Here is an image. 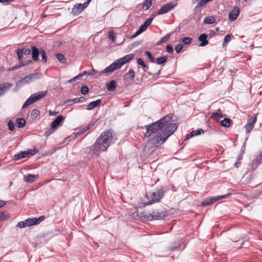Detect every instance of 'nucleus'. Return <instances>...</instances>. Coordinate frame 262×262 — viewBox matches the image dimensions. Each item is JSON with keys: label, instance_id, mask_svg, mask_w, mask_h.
<instances>
[{"label": "nucleus", "instance_id": "603ef678", "mask_svg": "<svg viewBox=\"0 0 262 262\" xmlns=\"http://www.w3.org/2000/svg\"><path fill=\"white\" fill-rule=\"evenodd\" d=\"M145 217L149 221L154 220V216L153 213L147 214H146V216H145Z\"/></svg>", "mask_w": 262, "mask_h": 262}, {"label": "nucleus", "instance_id": "5fc2aeb1", "mask_svg": "<svg viewBox=\"0 0 262 262\" xmlns=\"http://www.w3.org/2000/svg\"><path fill=\"white\" fill-rule=\"evenodd\" d=\"M91 2V0H87V1L84 3L83 4H81V6L82 8H83V10L88 7V6L89 5Z\"/></svg>", "mask_w": 262, "mask_h": 262}, {"label": "nucleus", "instance_id": "aec40b11", "mask_svg": "<svg viewBox=\"0 0 262 262\" xmlns=\"http://www.w3.org/2000/svg\"><path fill=\"white\" fill-rule=\"evenodd\" d=\"M101 102V99H98L96 101L90 102L87 106L88 110H91L93 108L96 107L100 105Z\"/></svg>", "mask_w": 262, "mask_h": 262}, {"label": "nucleus", "instance_id": "6e6d98bb", "mask_svg": "<svg viewBox=\"0 0 262 262\" xmlns=\"http://www.w3.org/2000/svg\"><path fill=\"white\" fill-rule=\"evenodd\" d=\"M194 132V136L199 135L203 133L204 131L202 129H199L195 130H193Z\"/></svg>", "mask_w": 262, "mask_h": 262}, {"label": "nucleus", "instance_id": "4d7b16f0", "mask_svg": "<svg viewBox=\"0 0 262 262\" xmlns=\"http://www.w3.org/2000/svg\"><path fill=\"white\" fill-rule=\"evenodd\" d=\"M194 136V132L192 131L190 134H188L186 136V139H189Z\"/></svg>", "mask_w": 262, "mask_h": 262}, {"label": "nucleus", "instance_id": "79ce46f5", "mask_svg": "<svg viewBox=\"0 0 262 262\" xmlns=\"http://www.w3.org/2000/svg\"><path fill=\"white\" fill-rule=\"evenodd\" d=\"M89 89L88 87L86 85H83L81 87L80 92L83 95H86L89 93Z\"/></svg>", "mask_w": 262, "mask_h": 262}, {"label": "nucleus", "instance_id": "4c0bfd02", "mask_svg": "<svg viewBox=\"0 0 262 262\" xmlns=\"http://www.w3.org/2000/svg\"><path fill=\"white\" fill-rule=\"evenodd\" d=\"M40 54L41 57V60L44 62H47V57L45 51L43 49H40Z\"/></svg>", "mask_w": 262, "mask_h": 262}, {"label": "nucleus", "instance_id": "13d9d810", "mask_svg": "<svg viewBox=\"0 0 262 262\" xmlns=\"http://www.w3.org/2000/svg\"><path fill=\"white\" fill-rule=\"evenodd\" d=\"M49 114L50 116H55L58 114V112L55 111H52L50 110L49 112Z\"/></svg>", "mask_w": 262, "mask_h": 262}, {"label": "nucleus", "instance_id": "e433bc0d", "mask_svg": "<svg viewBox=\"0 0 262 262\" xmlns=\"http://www.w3.org/2000/svg\"><path fill=\"white\" fill-rule=\"evenodd\" d=\"M145 55L147 56V58L150 62L154 63L155 62V58L153 57L150 52L146 51L145 52Z\"/></svg>", "mask_w": 262, "mask_h": 262}, {"label": "nucleus", "instance_id": "7c9ffc66", "mask_svg": "<svg viewBox=\"0 0 262 262\" xmlns=\"http://www.w3.org/2000/svg\"><path fill=\"white\" fill-rule=\"evenodd\" d=\"M56 57L60 62L64 63L66 62V59L61 53H57L56 54Z\"/></svg>", "mask_w": 262, "mask_h": 262}, {"label": "nucleus", "instance_id": "473e14b6", "mask_svg": "<svg viewBox=\"0 0 262 262\" xmlns=\"http://www.w3.org/2000/svg\"><path fill=\"white\" fill-rule=\"evenodd\" d=\"M137 62L139 65L141 66L142 67L144 68V71L145 72L148 70V67L146 65V64L144 63V62L143 61V60L141 58H138L137 60Z\"/></svg>", "mask_w": 262, "mask_h": 262}, {"label": "nucleus", "instance_id": "c9c22d12", "mask_svg": "<svg viewBox=\"0 0 262 262\" xmlns=\"http://www.w3.org/2000/svg\"><path fill=\"white\" fill-rule=\"evenodd\" d=\"M125 78H130V79H133L135 77V72L134 71L130 69L127 73L125 74Z\"/></svg>", "mask_w": 262, "mask_h": 262}, {"label": "nucleus", "instance_id": "680f3d73", "mask_svg": "<svg viewBox=\"0 0 262 262\" xmlns=\"http://www.w3.org/2000/svg\"><path fill=\"white\" fill-rule=\"evenodd\" d=\"M142 43V41H137L134 42L132 45L133 47L138 46Z\"/></svg>", "mask_w": 262, "mask_h": 262}, {"label": "nucleus", "instance_id": "412c9836", "mask_svg": "<svg viewBox=\"0 0 262 262\" xmlns=\"http://www.w3.org/2000/svg\"><path fill=\"white\" fill-rule=\"evenodd\" d=\"M107 90L110 92H114L116 89V82L113 80L106 84Z\"/></svg>", "mask_w": 262, "mask_h": 262}, {"label": "nucleus", "instance_id": "72a5a7b5", "mask_svg": "<svg viewBox=\"0 0 262 262\" xmlns=\"http://www.w3.org/2000/svg\"><path fill=\"white\" fill-rule=\"evenodd\" d=\"M40 114V112L36 108L33 109L31 113V117L32 119H36Z\"/></svg>", "mask_w": 262, "mask_h": 262}, {"label": "nucleus", "instance_id": "a18cd8bd", "mask_svg": "<svg viewBox=\"0 0 262 262\" xmlns=\"http://www.w3.org/2000/svg\"><path fill=\"white\" fill-rule=\"evenodd\" d=\"M231 40V36L230 35H226L224 37V42L223 46L224 47L226 44Z\"/></svg>", "mask_w": 262, "mask_h": 262}, {"label": "nucleus", "instance_id": "cd10ccee", "mask_svg": "<svg viewBox=\"0 0 262 262\" xmlns=\"http://www.w3.org/2000/svg\"><path fill=\"white\" fill-rule=\"evenodd\" d=\"M167 58L168 56L167 55L158 57L156 59V63L158 64L164 63L167 61Z\"/></svg>", "mask_w": 262, "mask_h": 262}, {"label": "nucleus", "instance_id": "58836bf2", "mask_svg": "<svg viewBox=\"0 0 262 262\" xmlns=\"http://www.w3.org/2000/svg\"><path fill=\"white\" fill-rule=\"evenodd\" d=\"M83 75H95L97 72L94 70L92 69L89 71H84L82 72Z\"/></svg>", "mask_w": 262, "mask_h": 262}, {"label": "nucleus", "instance_id": "9b49d317", "mask_svg": "<svg viewBox=\"0 0 262 262\" xmlns=\"http://www.w3.org/2000/svg\"><path fill=\"white\" fill-rule=\"evenodd\" d=\"M120 68L119 65H118L117 61L115 60L111 64H110L108 67L106 68L104 70L100 72L99 75H100L103 73H110L113 72L114 70L118 69Z\"/></svg>", "mask_w": 262, "mask_h": 262}, {"label": "nucleus", "instance_id": "bf43d9fd", "mask_svg": "<svg viewBox=\"0 0 262 262\" xmlns=\"http://www.w3.org/2000/svg\"><path fill=\"white\" fill-rule=\"evenodd\" d=\"M179 246H180V245H178L177 246H170L169 247V250H170V251H173V250L177 249L178 248H179Z\"/></svg>", "mask_w": 262, "mask_h": 262}, {"label": "nucleus", "instance_id": "a211bd4d", "mask_svg": "<svg viewBox=\"0 0 262 262\" xmlns=\"http://www.w3.org/2000/svg\"><path fill=\"white\" fill-rule=\"evenodd\" d=\"M82 10L83 8L81 7V4H77L73 8L71 13L74 15H78Z\"/></svg>", "mask_w": 262, "mask_h": 262}, {"label": "nucleus", "instance_id": "5701e85b", "mask_svg": "<svg viewBox=\"0 0 262 262\" xmlns=\"http://www.w3.org/2000/svg\"><path fill=\"white\" fill-rule=\"evenodd\" d=\"M232 121L229 118H224L221 121V125L224 127H229Z\"/></svg>", "mask_w": 262, "mask_h": 262}, {"label": "nucleus", "instance_id": "20e7f679", "mask_svg": "<svg viewBox=\"0 0 262 262\" xmlns=\"http://www.w3.org/2000/svg\"><path fill=\"white\" fill-rule=\"evenodd\" d=\"M45 217H46L45 215H41L38 218H28L23 221L19 222L16 225V227L20 228H23L33 225H37L43 221Z\"/></svg>", "mask_w": 262, "mask_h": 262}, {"label": "nucleus", "instance_id": "0e129e2a", "mask_svg": "<svg viewBox=\"0 0 262 262\" xmlns=\"http://www.w3.org/2000/svg\"><path fill=\"white\" fill-rule=\"evenodd\" d=\"M6 204V202L4 201L0 200V208L4 206Z\"/></svg>", "mask_w": 262, "mask_h": 262}, {"label": "nucleus", "instance_id": "9d476101", "mask_svg": "<svg viewBox=\"0 0 262 262\" xmlns=\"http://www.w3.org/2000/svg\"><path fill=\"white\" fill-rule=\"evenodd\" d=\"M134 55L133 54H127L116 61H117L118 65H119L120 68H121L122 66L134 58Z\"/></svg>", "mask_w": 262, "mask_h": 262}, {"label": "nucleus", "instance_id": "f257e3e1", "mask_svg": "<svg viewBox=\"0 0 262 262\" xmlns=\"http://www.w3.org/2000/svg\"><path fill=\"white\" fill-rule=\"evenodd\" d=\"M145 127L146 129L145 134L146 137H149L159 131L162 132L159 135H156L149 140L154 147H158L174 133L177 126L174 121L167 115L155 122L146 125Z\"/></svg>", "mask_w": 262, "mask_h": 262}, {"label": "nucleus", "instance_id": "4be33fe9", "mask_svg": "<svg viewBox=\"0 0 262 262\" xmlns=\"http://www.w3.org/2000/svg\"><path fill=\"white\" fill-rule=\"evenodd\" d=\"M154 218L155 220H162L165 216V214L164 212H159V211H154Z\"/></svg>", "mask_w": 262, "mask_h": 262}, {"label": "nucleus", "instance_id": "09e8293b", "mask_svg": "<svg viewBox=\"0 0 262 262\" xmlns=\"http://www.w3.org/2000/svg\"><path fill=\"white\" fill-rule=\"evenodd\" d=\"M32 62V61L30 60H29V62H25V63H20V64H18V65H15L14 66V69H15V70L21 67H23L27 64H28L29 63Z\"/></svg>", "mask_w": 262, "mask_h": 262}, {"label": "nucleus", "instance_id": "338daca9", "mask_svg": "<svg viewBox=\"0 0 262 262\" xmlns=\"http://www.w3.org/2000/svg\"><path fill=\"white\" fill-rule=\"evenodd\" d=\"M70 100H72V99H68L66 100L65 102V103H69L70 105L72 104L73 102V101H70Z\"/></svg>", "mask_w": 262, "mask_h": 262}, {"label": "nucleus", "instance_id": "6e6552de", "mask_svg": "<svg viewBox=\"0 0 262 262\" xmlns=\"http://www.w3.org/2000/svg\"><path fill=\"white\" fill-rule=\"evenodd\" d=\"M177 4V3L170 2L164 5L158 10L157 12V14L161 15L169 12L173 9L176 6Z\"/></svg>", "mask_w": 262, "mask_h": 262}, {"label": "nucleus", "instance_id": "4468645a", "mask_svg": "<svg viewBox=\"0 0 262 262\" xmlns=\"http://www.w3.org/2000/svg\"><path fill=\"white\" fill-rule=\"evenodd\" d=\"M12 84L10 82L0 83V96L9 91L12 87Z\"/></svg>", "mask_w": 262, "mask_h": 262}, {"label": "nucleus", "instance_id": "e2e57ef3", "mask_svg": "<svg viewBox=\"0 0 262 262\" xmlns=\"http://www.w3.org/2000/svg\"><path fill=\"white\" fill-rule=\"evenodd\" d=\"M70 101H73V103H76L79 102V98H75L74 99H72V100H70Z\"/></svg>", "mask_w": 262, "mask_h": 262}, {"label": "nucleus", "instance_id": "3c124183", "mask_svg": "<svg viewBox=\"0 0 262 262\" xmlns=\"http://www.w3.org/2000/svg\"><path fill=\"white\" fill-rule=\"evenodd\" d=\"M166 51L169 53H172L173 52V47L171 45H167L166 47Z\"/></svg>", "mask_w": 262, "mask_h": 262}, {"label": "nucleus", "instance_id": "1a4fd4ad", "mask_svg": "<svg viewBox=\"0 0 262 262\" xmlns=\"http://www.w3.org/2000/svg\"><path fill=\"white\" fill-rule=\"evenodd\" d=\"M230 194L228 193L225 195H220L216 197H213L209 199H206L204 202L202 203V206L203 207L210 205L215 202L224 198H226Z\"/></svg>", "mask_w": 262, "mask_h": 262}, {"label": "nucleus", "instance_id": "774afa93", "mask_svg": "<svg viewBox=\"0 0 262 262\" xmlns=\"http://www.w3.org/2000/svg\"><path fill=\"white\" fill-rule=\"evenodd\" d=\"M85 131H84V128H83L82 129H81L79 132H77V134L78 135H80L82 133H83L84 132H85Z\"/></svg>", "mask_w": 262, "mask_h": 262}, {"label": "nucleus", "instance_id": "a878e982", "mask_svg": "<svg viewBox=\"0 0 262 262\" xmlns=\"http://www.w3.org/2000/svg\"><path fill=\"white\" fill-rule=\"evenodd\" d=\"M181 44H183L185 45H189L191 43L192 38L189 37H185L181 38L180 40Z\"/></svg>", "mask_w": 262, "mask_h": 262}, {"label": "nucleus", "instance_id": "393cba45", "mask_svg": "<svg viewBox=\"0 0 262 262\" xmlns=\"http://www.w3.org/2000/svg\"><path fill=\"white\" fill-rule=\"evenodd\" d=\"M215 21V18L213 16H207L204 20L205 24H212Z\"/></svg>", "mask_w": 262, "mask_h": 262}, {"label": "nucleus", "instance_id": "052dcab7", "mask_svg": "<svg viewBox=\"0 0 262 262\" xmlns=\"http://www.w3.org/2000/svg\"><path fill=\"white\" fill-rule=\"evenodd\" d=\"M83 76V72H82V73L79 74L77 76H75L74 78L75 79V80H76L77 79H79L81 78Z\"/></svg>", "mask_w": 262, "mask_h": 262}, {"label": "nucleus", "instance_id": "ea45409f", "mask_svg": "<svg viewBox=\"0 0 262 262\" xmlns=\"http://www.w3.org/2000/svg\"><path fill=\"white\" fill-rule=\"evenodd\" d=\"M108 38H109L110 40H112V42H114L115 41V35H114V31L112 30H110L108 31Z\"/></svg>", "mask_w": 262, "mask_h": 262}, {"label": "nucleus", "instance_id": "b1692460", "mask_svg": "<svg viewBox=\"0 0 262 262\" xmlns=\"http://www.w3.org/2000/svg\"><path fill=\"white\" fill-rule=\"evenodd\" d=\"M16 123L18 128H21L25 126L26 120L23 118H19L16 119Z\"/></svg>", "mask_w": 262, "mask_h": 262}, {"label": "nucleus", "instance_id": "bb28decb", "mask_svg": "<svg viewBox=\"0 0 262 262\" xmlns=\"http://www.w3.org/2000/svg\"><path fill=\"white\" fill-rule=\"evenodd\" d=\"M223 117V115L222 113L214 112L211 114L210 118L219 121Z\"/></svg>", "mask_w": 262, "mask_h": 262}, {"label": "nucleus", "instance_id": "f3484780", "mask_svg": "<svg viewBox=\"0 0 262 262\" xmlns=\"http://www.w3.org/2000/svg\"><path fill=\"white\" fill-rule=\"evenodd\" d=\"M153 20L152 18H149L147 20H146L143 25H142L140 28L138 29L139 32H140L141 33L145 31L148 26L150 25L152 21Z\"/></svg>", "mask_w": 262, "mask_h": 262}, {"label": "nucleus", "instance_id": "dca6fc26", "mask_svg": "<svg viewBox=\"0 0 262 262\" xmlns=\"http://www.w3.org/2000/svg\"><path fill=\"white\" fill-rule=\"evenodd\" d=\"M207 34L205 33L202 34L199 36L198 39L201 42L200 46L204 47L208 43V41L207 39Z\"/></svg>", "mask_w": 262, "mask_h": 262}, {"label": "nucleus", "instance_id": "6ab92c4d", "mask_svg": "<svg viewBox=\"0 0 262 262\" xmlns=\"http://www.w3.org/2000/svg\"><path fill=\"white\" fill-rule=\"evenodd\" d=\"M31 49H32V59L35 61L38 60V56H39V54L40 53L39 50L35 46H32Z\"/></svg>", "mask_w": 262, "mask_h": 262}, {"label": "nucleus", "instance_id": "de8ad7c7", "mask_svg": "<svg viewBox=\"0 0 262 262\" xmlns=\"http://www.w3.org/2000/svg\"><path fill=\"white\" fill-rule=\"evenodd\" d=\"M183 48V45L181 43L177 45L175 47V50L177 52V53H179L181 51Z\"/></svg>", "mask_w": 262, "mask_h": 262}, {"label": "nucleus", "instance_id": "a19ab883", "mask_svg": "<svg viewBox=\"0 0 262 262\" xmlns=\"http://www.w3.org/2000/svg\"><path fill=\"white\" fill-rule=\"evenodd\" d=\"M18 50H22L21 52L23 53V55H29L31 53V50L29 48L18 49Z\"/></svg>", "mask_w": 262, "mask_h": 262}, {"label": "nucleus", "instance_id": "69168bd1", "mask_svg": "<svg viewBox=\"0 0 262 262\" xmlns=\"http://www.w3.org/2000/svg\"><path fill=\"white\" fill-rule=\"evenodd\" d=\"M79 102H83L86 100V98L83 97H81L79 98Z\"/></svg>", "mask_w": 262, "mask_h": 262}, {"label": "nucleus", "instance_id": "8fccbe9b", "mask_svg": "<svg viewBox=\"0 0 262 262\" xmlns=\"http://www.w3.org/2000/svg\"><path fill=\"white\" fill-rule=\"evenodd\" d=\"M96 123V121H93L91 123H90L88 126H86L84 127V131H87L88 129H89L90 128L93 127L95 123Z\"/></svg>", "mask_w": 262, "mask_h": 262}, {"label": "nucleus", "instance_id": "c03bdc74", "mask_svg": "<svg viewBox=\"0 0 262 262\" xmlns=\"http://www.w3.org/2000/svg\"><path fill=\"white\" fill-rule=\"evenodd\" d=\"M9 214H5V212H0V221H4L8 219Z\"/></svg>", "mask_w": 262, "mask_h": 262}, {"label": "nucleus", "instance_id": "2eb2a0df", "mask_svg": "<svg viewBox=\"0 0 262 262\" xmlns=\"http://www.w3.org/2000/svg\"><path fill=\"white\" fill-rule=\"evenodd\" d=\"M64 117L61 115L58 116L51 123V127L52 129L56 128L63 121Z\"/></svg>", "mask_w": 262, "mask_h": 262}, {"label": "nucleus", "instance_id": "423d86ee", "mask_svg": "<svg viewBox=\"0 0 262 262\" xmlns=\"http://www.w3.org/2000/svg\"><path fill=\"white\" fill-rule=\"evenodd\" d=\"M47 94V91H41L35 93L30 96V97L23 104L22 108H25L31 104L35 102L38 100L43 98Z\"/></svg>", "mask_w": 262, "mask_h": 262}, {"label": "nucleus", "instance_id": "c756f323", "mask_svg": "<svg viewBox=\"0 0 262 262\" xmlns=\"http://www.w3.org/2000/svg\"><path fill=\"white\" fill-rule=\"evenodd\" d=\"M151 0H145L143 3L142 9L144 10H146L151 6Z\"/></svg>", "mask_w": 262, "mask_h": 262}, {"label": "nucleus", "instance_id": "ddd939ff", "mask_svg": "<svg viewBox=\"0 0 262 262\" xmlns=\"http://www.w3.org/2000/svg\"><path fill=\"white\" fill-rule=\"evenodd\" d=\"M239 14V8L238 7H235L231 11L229 12L228 16L230 21H235Z\"/></svg>", "mask_w": 262, "mask_h": 262}, {"label": "nucleus", "instance_id": "49530a36", "mask_svg": "<svg viewBox=\"0 0 262 262\" xmlns=\"http://www.w3.org/2000/svg\"><path fill=\"white\" fill-rule=\"evenodd\" d=\"M22 50H18L17 49V56H18V60L19 61V63H24L22 60H21V58H22V57H23V53H21V51Z\"/></svg>", "mask_w": 262, "mask_h": 262}, {"label": "nucleus", "instance_id": "37998d69", "mask_svg": "<svg viewBox=\"0 0 262 262\" xmlns=\"http://www.w3.org/2000/svg\"><path fill=\"white\" fill-rule=\"evenodd\" d=\"M8 126L9 129L11 131H13L15 129L14 123L11 120H9L8 121Z\"/></svg>", "mask_w": 262, "mask_h": 262}, {"label": "nucleus", "instance_id": "2f4dec72", "mask_svg": "<svg viewBox=\"0 0 262 262\" xmlns=\"http://www.w3.org/2000/svg\"><path fill=\"white\" fill-rule=\"evenodd\" d=\"M36 179V176L34 174H29L26 177V181L28 183H32Z\"/></svg>", "mask_w": 262, "mask_h": 262}, {"label": "nucleus", "instance_id": "f704fd0d", "mask_svg": "<svg viewBox=\"0 0 262 262\" xmlns=\"http://www.w3.org/2000/svg\"><path fill=\"white\" fill-rule=\"evenodd\" d=\"M253 163L256 164H259L262 163V152L256 157L255 159L253 160Z\"/></svg>", "mask_w": 262, "mask_h": 262}, {"label": "nucleus", "instance_id": "f03ea898", "mask_svg": "<svg viewBox=\"0 0 262 262\" xmlns=\"http://www.w3.org/2000/svg\"><path fill=\"white\" fill-rule=\"evenodd\" d=\"M114 130H106L97 139L94 145L90 146V150L94 154L106 151L113 143Z\"/></svg>", "mask_w": 262, "mask_h": 262}, {"label": "nucleus", "instance_id": "0eeeda50", "mask_svg": "<svg viewBox=\"0 0 262 262\" xmlns=\"http://www.w3.org/2000/svg\"><path fill=\"white\" fill-rule=\"evenodd\" d=\"M256 116H255L254 117H253L251 115L248 116L247 123L245 126L247 134H249L252 130L256 122Z\"/></svg>", "mask_w": 262, "mask_h": 262}, {"label": "nucleus", "instance_id": "39448f33", "mask_svg": "<svg viewBox=\"0 0 262 262\" xmlns=\"http://www.w3.org/2000/svg\"><path fill=\"white\" fill-rule=\"evenodd\" d=\"M42 74L41 73H34L29 75H27L23 78L21 79L16 83L17 87H20L23 85L30 83L33 80L38 79L41 78Z\"/></svg>", "mask_w": 262, "mask_h": 262}, {"label": "nucleus", "instance_id": "c85d7f7f", "mask_svg": "<svg viewBox=\"0 0 262 262\" xmlns=\"http://www.w3.org/2000/svg\"><path fill=\"white\" fill-rule=\"evenodd\" d=\"M170 35L171 34H166L165 36H164L163 37H162L160 40L159 41H158V42H157L156 43V45L157 46H160L161 45V44L165 42L166 41H167L170 37Z\"/></svg>", "mask_w": 262, "mask_h": 262}, {"label": "nucleus", "instance_id": "f8f14e48", "mask_svg": "<svg viewBox=\"0 0 262 262\" xmlns=\"http://www.w3.org/2000/svg\"><path fill=\"white\" fill-rule=\"evenodd\" d=\"M33 154L31 153V150L27 151H22L18 153L17 154H15L14 156V160L15 161L19 160L23 158H25L26 157H29L30 156L33 155Z\"/></svg>", "mask_w": 262, "mask_h": 262}, {"label": "nucleus", "instance_id": "7ed1b4c3", "mask_svg": "<svg viewBox=\"0 0 262 262\" xmlns=\"http://www.w3.org/2000/svg\"><path fill=\"white\" fill-rule=\"evenodd\" d=\"M163 196L164 191L162 188L158 189L156 191L147 193L145 195V205H151L159 202Z\"/></svg>", "mask_w": 262, "mask_h": 262}, {"label": "nucleus", "instance_id": "864d4df0", "mask_svg": "<svg viewBox=\"0 0 262 262\" xmlns=\"http://www.w3.org/2000/svg\"><path fill=\"white\" fill-rule=\"evenodd\" d=\"M140 34H141V33L139 32V31L138 30L134 35L127 36V38L129 39L134 38L137 37L138 35H140Z\"/></svg>", "mask_w": 262, "mask_h": 262}]
</instances>
